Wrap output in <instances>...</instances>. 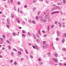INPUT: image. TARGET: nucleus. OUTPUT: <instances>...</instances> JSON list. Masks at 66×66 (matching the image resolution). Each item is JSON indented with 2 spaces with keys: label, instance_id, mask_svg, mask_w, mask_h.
Returning <instances> with one entry per match:
<instances>
[{
  "label": "nucleus",
  "instance_id": "49530a36",
  "mask_svg": "<svg viewBox=\"0 0 66 66\" xmlns=\"http://www.w3.org/2000/svg\"><path fill=\"white\" fill-rule=\"evenodd\" d=\"M49 64L50 65H51V62H49Z\"/></svg>",
  "mask_w": 66,
  "mask_h": 66
},
{
  "label": "nucleus",
  "instance_id": "864d4df0",
  "mask_svg": "<svg viewBox=\"0 0 66 66\" xmlns=\"http://www.w3.org/2000/svg\"><path fill=\"white\" fill-rule=\"evenodd\" d=\"M53 27H54V25H52L51 26V28H53Z\"/></svg>",
  "mask_w": 66,
  "mask_h": 66
},
{
  "label": "nucleus",
  "instance_id": "5701e85b",
  "mask_svg": "<svg viewBox=\"0 0 66 66\" xmlns=\"http://www.w3.org/2000/svg\"><path fill=\"white\" fill-rule=\"evenodd\" d=\"M32 22H33V23L34 24H36V23L35 22V21H34V20H32Z\"/></svg>",
  "mask_w": 66,
  "mask_h": 66
},
{
  "label": "nucleus",
  "instance_id": "0e129e2a",
  "mask_svg": "<svg viewBox=\"0 0 66 66\" xmlns=\"http://www.w3.org/2000/svg\"><path fill=\"white\" fill-rule=\"evenodd\" d=\"M60 32L58 31H57V33H59V32Z\"/></svg>",
  "mask_w": 66,
  "mask_h": 66
},
{
  "label": "nucleus",
  "instance_id": "c03bdc74",
  "mask_svg": "<svg viewBox=\"0 0 66 66\" xmlns=\"http://www.w3.org/2000/svg\"><path fill=\"white\" fill-rule=\"evenodd\" d=\"M43 22H46V20H43Z\"/></svg>",
  "mask_w": 66,
  "mask_h": 66
},
{
  "label": "nucleus",
  "instance_id": "f257e3e1",
  "mask_svg": "<svg viewBox=\"0 0 66 66\" xmlns=\"http://www.w3.org/2000/svg\"><path fill=\"white\" fill-rule=\"evenodd\" d=\"M45 46H43V48L44 49H46V47L47 48H48L49 46H48V45L47 44H46L45 45Z\"/></svg>",
  "mask_w": 66,
  "mask_h": 66
},
{
  "label": "nucleus",
  "instance_id": "8fccbe9b",
  "mask_svg": "<svg viewBox=\"0 0 66 66\" xmlns=\"http://www.w3.org/2000/svg\"><path fill=\"white\" fill-rule=\"evenodd\" d=\"M0 57L1 58H2V57H3V56H1V55H0Z\"/></svg>",
  "mask_w": 66,
  "mask_h": 66
},
{
  "label": "nucleus",
  "instance_id": "69168bd1",
  "mask_svg": "<svg viewBox=\"0 0 66 66\" xmlns=\"http://www.w3.org/2000/svg\"><path fill=\"white\" fill-rule=\"evenodd\" d=\"M56 40H57H57H58V38H56Z\"/></svg>",
  "mask_w": 66,
  "mask_h": 66
},
{
  "label": "nucleus",
  "instance_id": "7ed1b4c3",
  "mask_svg": "<svg viewBox=\"0 0 66 66\" xmlns=\"http://www.w3.org/2000/svg\"><path fill=\"white\" fill-rule=\"evenodd\" d=\"M35 46L37 50H38V49H39V48H38V46H37V45L36 44H35Z\"/></svg>",
  "mask_w": 66,
  "mask_h": 66
},
{
  "label": "nucleus",
  "instance_id": "6e6552de",
  "mask_svg": "<svg viewBox=\"0 0 66 66\" xmlns=\"http://www.w3.org/2000/svg\"><path fill=\"white\" fill-rule=\"evenodd\" d=\"M54 56H55V57H57V54L56 53H55L54 54Z\"/></svg>",
  "mask_w": 66,
  "mask_h": 66
},
{
  "label": "nucleus",
  "instance_id": "dca6fc26",
  "mask_svg": "<svg viewBox=\"0 0 66 66\" xmlns=\"http://www.w3.org/2000/svg\"><path fill=\"white\" fill-rule=\"evenodd\" d=\"M2 37H3V38H5V35H2Z\"/></svg>",
  "mask_w": 66,
  "mask_h": 66
},
{
  "label": "nucleus",
  "instance_id": "1a4fd4ad",
  "mask_svg": "<svg viewBox=\"0 0 66 66\" xmlns=\"http://www.w3.org/2000/svg\"><path fill=\"white\" fill-rule=\"evenodd\" d=\"M22 37H26V35L25 34H22Z\"/></svg>",
  "mask_w": 66,
  "mask_h": 66
},
{
  "label": "nucleus",
  "instance_id": "de8ad7c7",
  "mask_svg": "<svg viewBox=\"0 0 66 66\" xmlns=\"http://www.w3.org/2000/svg\"><path fill=\"white\" fill-rule=\"evenodd\" d=\"M57 34L58 35V36H60V34L58 33H57Z\"/></svg>",
  "mask_w": 66,
  "mask_h": 66
},
{
  "label": "nucleus",
  "instance_id": "393cba45",
  "mask_svg": "<svg viewBox=\"0 0 66 66\" xmlns=\"http://www.w3.org/2000/svg\"><path fill=\"white\" fill-rule=\"evenodd\" d=\"M17 3H18V5H20V4H21L20 2H18Z\"/></svg>",
  "mask_w": 66,
  "mask_h": 66
},
{
  "label": "nucleus",
  "instance_id": "a211bd4d",
  "mask_svg": "<svg viewBox=\"0 0 66 66\" xmlns=\"http://www.w3.org/2000/svg\"><path fill=\"white\" fill-rule=\"evenodd\" d=\"M47 54L48 55V56H51V53H48Z\"/></svg>",
  "mask_w": 66,
  "mask_h": 66
},
{
  "label": "nucleus",
  "instance_id": "20e7f679",
  "mask_svg": "<svg viewBox=\"0 0 66 66\" xmlns=\"http://www.w3.org/2000/svg\"><path fill=\"white\" fill-rule=\"evenodd\" d=\"M59 11H54V12H52V14H55V13H58Z\"/></svg>",
  "mask_w": 66,
  "mask_h": 66
},
{
  "label": "nucleus",
  "instance_id": "9b49d317",
  "mask_svg": "<svg viewBox=\"0 0 66 66\" xmlns=\"http://www.w3.org/2000/svg\"><path fill=\"white\" fill-rule=\"evenodd\" d=\"M37 2V0H34L32 1L33 3H35V2Z\"/></svg>",
  "mask_w": 66,
  "mask_h": 66
},
{
  "label": "nucleus",
  "instance_id": "bb28decb",
  "mask_svg": "<svg viewBox=\"0 0 66 66\" xmlns=\"http://www.w3.org/2000/svg\"><path fill=\"white\" fill-rule=\"evenodd\" d=\"M40 21H42V22H43V19H42V18H41V19H40Z\"/></svg>",
  "mask_w": 66,
  "mask_h": 66
},
{
  "label": "nucleus",
  "instance_id": "774afa93",
  "mask_svg": "<svg viewBox=\"0 0 66 66\" xmlns=\"http://www.w3.org/2000/svg\"><path fill=\"white\" fill-rule=\"evenodd\" d=\"M54 9H55V10H56V7H55L54 8H53Z\"/></svg>",
  "mask_w": 66,
  "mask_h": 66
},
{
  "label": "nucleus",
  "instance_id": "7c9ffc66",
  "mask_svg": "<svg viewBox=\"0 0 66 66\" xmlns=\"http://www.w3.org/2000/svg\"><path fill=\"white\" fill-rule=\"evenodd\" d=\"M7 23H8L9 24L10 23V21L9 20H7Z\"/></svg>",
  "mask_w": 66,
  "mask_h": 66
},
{
  "label": "nucleus",
  "instance_id": "e2e57ef3",
  "mask_svg": "<svg viewBox=\"0 0 66 66\" xmlns=\"http://www.w3.org/2000/svg\"><path fill=\"white\" fill-rule=\"evenodd\" d=\"M45 2L46 3H48V1H47L46 0L45 1Z\"/></svg>",
  "mask_w": 66,
  "mask_h": 66
},
{
  "label": "nucleus",
  "instance_id": "c85d7f7f",
  "mask_svg": "<svg viewBox=\"0 0 66 66\" xmlns=\"http://www.w3.org/2000/svg\"><path fill=\"white\" fill-rule=\"evenodd\" d=\"M8 47L9 48V49H11V46H8Z\"/></svg>",
  "mask_w": 66,
  "mask_h": 66
},
{
  "label": "nucleus",
  "instance_id": "bf43d9fd",
  "mask_svg": "<svg viewBox=\"0 0 66 66\" xmlns=\"http://www.w3.org/2000/svg\"><path fill=\"white\" fill-rule=\"evenodd\" d=\"M26 53H27V54H28L29 53H28V51H27L26 52Z\"/></svg>",
  "mask_w": 66,
  "mask_h": 66
},
{
  "label": "nucleus",
  "instance_id": "13d9d810",
  "mask_svg": "<svg viewBox=\"0 0 66 66\" xmlns=\"http://www.w3.org/2000/svg\"><path fill=\"white\" fill-rule=\"evenodd\" d=\"M60 66H62V63H60Z\"/></svg>",
  "mask_w": 66,
  "mask_h": 66
},
{
  "label": "nucleus",
  "instance_id": "338daca9",
  "mask_svg": "<svg viewBox=\"0 0 66 66\" xmlns=\"http://www.w3.org/2000/svg\"><path fill=\"white\" fill-rule=\"evenodd\" d=\"M4 49H5V48H4V47L2 49V50H4Z\"/></svg>",
  "mask_w": 66,
  "mask_h": 66
},
{
  "label": "nucleus",
  "instance_id": "f704fd0d",
  "mask_svg": "<svg viewBox=\"0 0 66 66\" xmlns=\"http://www.w3.org/2000/svg\"><path fill=\"white\" fill-rule=\"evenodd\" d=\"M55 7H56V9H58V8H59V6H56Z\"/></svg>",
  "mask_w": 66,
  "mask_h": 66
},
{
  "label": "nucleus",
  "instance_id": "09e8293b",
  "mask_svg": "<svg viewBox=\"0 0 66 66\" xmlns=\"http://www.w3.org/2000/svg\"><path fill=\"white\" fill-rule=\"evenodd\" d=\"M13 62V60H11L10 61V63H12Z\"/></svg>",
  "mask_w": 66,
  "mask_h": 66
},
{
  "label": "nucleus",
  "instance_id": "f3484780",
  "mask_svg": "<svg viewBox=\"0 0 66 66\" xmlns=\"http://www.w3.org/2000/svg\"><path fill=\"white\" fill-rule=\"evenodd\" d=\"M43 44H46V41H43Z\"/></svg>",
  "mask_w": 66,
  "mask_h": 66
},
{
  "label": "nucleus",
  "instance_id": "72a5a7b5",
  "mask_svg": "<svg viewBox=\"0 0 66 66\" xmlns=\"http://www.w3.org/2000/svg\"><path fill=\"white\" fill-rule=\"evenodd\" d=\"M20 13H21V14H23V11H20Z\"/></svg>",
  "mask_w": 66,
  "mask_h": 66
},
{
  "label": "nucleus",
  "instance_id": "4be33fe9",
  "mask_svg": "<svg viewBox=\"0 0 66 66\" xmlns=\"http://www.w3.org/2000/svg\"><path fill=\"white\" fill-rule=\"evenodd\" d=\"M63 1L64 4H65V3H66V1L65 0H63Z\"/></svg>",
  "mask_w": 66,
  "mask_h": 66
},
{
  "label": "nucleus",
  "instance_id": "3c124183",
  "mask_svg": "<svg viewBox=\"0 0 66 66\" xmlns=\"http://www.w3.org/2000/svg\"><path fill=\"white\" fill-rule=\"evenodd\" d=\"M63 51H66V49L65 48H63Z\"/></svg>",
  "mask_w": 66,
  "mask_h": 66
},
{
  "label": "nucleus",
  "instance_id": "37998d69",
  "mask_svg": "<svg viewBox=\"0 0 66 66\" xmlns=\"http://www.w3.org/2000/svg\"><path fill=\"white\" fill-rule=\"evenodd\" d=\"M42 32L43 33H45V31H44V30H42Z\"/></svg>",
  "mask_w": 66,
  "mask_h": 66
},
{
  "label": "nucleus",
  "instance_id": "5fc2aeb1",
  "mask_svg": "<svg viewBox=\"0 0 66 66\" xmlns=\"http://www.w3.org/2000/svg\"><path fill=\"white\" fill-rule=\"evenodd\" d=\"M38 61H41V59H40V58H39V59H38Z\"/></svg>",
  "mask_w": 66,
  "mask_h": 66
},
{
  "label": "nucleus",
  "instance_id": "052dcab7",
  "mask_svg": "<svg viewBox=\"0 0 66 66\" xmlns=\"http://www.w3.org/2000/svg\"><path fill=\"white\" fill-rule=\"evenodd\" d=\"M13 52H12L11 53V55H13Z\"/></svg>",
  "mask_w": 66,
  "mask_h": 66
},
{
  "label": "nucleus",
  "instance_id": "b1692460",
  "mask_svg": "<svg viewBox=\"0 0 66 66\" xmlns=\"http://www.w3.org/2000/svg\"><path fill=\"white\" fill-rule=\"evenodd\" d=\"M29 22L30 23H31L32 22V21L31 20H30L29 21Z\"/></svg>",
  "mask_w": 66,
  "mask_h": 66
},
{
  "label": "nucleus",
  "instance_id": "423d86ee",
  "mask_svg": "<svg viewBox=\"0 0 66 66\" xmlns=\"http://www.w3.org/2000/svg\"><path fill=\"white\" fill-rule=\"evenodd\" d=\"M39 34L40 35H41L40 34H36V35H37V36L38 38H39Z\"/></svg>",
  "mask_w": 66,
  "mask_h": 66
},
{
  "label": "nucleus",
  "instance_id": "ea45409f",
  "mask_svg": "<svg viewBox=\"0 0 66 66\" xmlns=\"http://www.w3.org/2000/svg\"><path fill=\"white\" fill-rule=\"evenodd\" d=\"M39 64H43V63L42 62H39Z\"/></svg>",
  "mask_w": 66,
  "mask_h": 66
},
{
  "label": "nucleus",
  "instance_id": "58836bf2",
  "mask_svg": "<svg viewBox=\"0 0 66 66\" xmlns=\"http://www.w3.org/2000/svg\"><path fill=\"white\" fill-rule=\"evenodd\" d=\"M64 37H66V33H65L64 34V36H63Z\"/></svg>",
  "mask_w": 66,
  "mask_h": 66
},
{
  "label": "nucleus",
  "instance_id": "f8f14e48",
  "mask_svg": "<svg viewBox=\"0 0 66 66\" xmlns=\"http://www.w3.org/2000/svg\"><path fill=\"white\" fill-rule=\"evenodd\" d=\"M6 27H7V28L9 29L10 28V27L9 26V24H7L6 25Z\"/></svg>",
  "mask_w": 66,
  "mask_h": 66
},
{
  "label": "nucleus",
  "instance_id": "79ce46f5",
  "mask_svg": "<svg viewBox=\"0 0 66 66\" xmlns=\"http://www.w3.org/2000/svg\"><path fill=\"white\" fill-rule=\"evenodd\" d=\"M12 34L14 36H15L16 35V33H13Z\"/></svg>",
  "mask_w": 66,
  "mask_h": 66
},
{
  "label": "nucleus",
  "instance_id": "a878e982",
  "mask_svg": "<svg viewBox=\"0 0 66 66\" xmlns=\"http://www.w3.org/2000/svg\"><path fill=\"white\" fill-rule=\"evenodd\" d=\"M62 43H63V42H65V40L64 39H62Z\"/></svg>",
  "mask_w": 66,
  "mask_h": 66
},
{
  "label": "nucleus",
  "instance_id": "2eb2a0df",
  "mask_svg": "<svg viewBox=\"0 0 66 66\" xmlns=\"http://www.w3.org/2000/svg\"><path fill=\"white\" fill-rule=\"evenodd\" d=\"M33 36H34V38L36 39V36L34 34Z\"/></svg>",
  "mask_w": 66,
  "mask_h": 66
},
{
  "label": "nucleus",
  "instance_id": "a19ab883",
  "mask_svg": "<svg viewBox=\"0 0 66 66\" xmlns=\"http://www.w3.org/2000/svg\"><path fill=\"white\" fill-rule=\"evenodd\" d=\"M36 40L37 42H38V43L39 42V39H37Z\"/></svg>",
  "mask_w": 66,
  "mask_h": 66
},
{
  "label": "nucleus",
  "instance_id": "9d476101",
  "mask_svg": "<svg viewBox=\"0 0 66 66\" xmlns=\"http://www.w3.org/2000/svg\"><path fill=\"white\" fill-rule=\"evenodd\" d=\"M49 16L48 15H46L45 16V17L46 18H47L48 17H49Z\"/></svg>",
  "mask_w": 66,
  "mask_h": 66
},
{
  "label": "nucleus",
  "instance_id": "cd10ccee",
  "mask_svg": "<svg viewBox=\"0 0 66 66\" xmlns=\"http://www.w3.org/2000/svg\"><path fill=\"white\" fill-rule=\"evenodd\" d=\"M22 32L23 33H26L25 31H24V30H22Z\"/></svg>",
  "mask_w": 66,
  "mask_h": 66
},
{
  "label": "nucleus",
  "instance_id": "6e6d98bb",
  "mask_svg": "<svg viewBox=\"0 0 66 66\" xmlns=\"http://www.w3.org/2000/svg\"><path fill=\"white\" fill-rule=\"evenodd\" d=\"M10 1L11 3H12L13 2V0H11Z\"/></svg>",
  "mask_w": 66,
  "mask_h": 66
},
{
  "label": "nucleus",
  "instance_id": "473e14b6",
  "mask_svg": "<svg viewBox=\"0 0 66 66\" xmlns=\"http://www.w3.org/2000/svg\"><path fill=\"white\" fill-rule=\"evenodd\" d=\"M24 7L25 8H27L28 7V6H27V5H25Z\"/></svg>",
  "mask_w": 66,
  "mask_h": 66
},
{
  "label": "nucleus",
  "instance_id": "aec40b11",
  "mask_svg": "<svg viewBox=\"0 0 66 66\" xmlns=\"http://www.w3.org/2000/svg\"><path fill=\"white\" fill-rule=\"evenodd\" d=\"M36 19L37 20H38V16H36L35 17Z\"/></svg>",
  "mask_w": 66,
  "mask_h": 66
},
{
  "label": "nucleus",
  "instance_id": "a18cd8bd",
  "mask_svg": "<svg viewBox=\"0 0 66 66\" xmlns=\"http://www.w3.org/2000/svg\"><path fill=\"white\" fill-rule=\"evenodd\" d=\"M40 13V12L39 11L38 13V15L39 16V13Z\"/></svg>",
  "mask_w": 66,
  "mask_h": 66
},
{
  "label": "nucleus",
  "instance_id": "e433bc0d",
  "mask_svg": "<svg viewBox=\"0 0 66 66\" xmlns=\"http://www.w3.org/2000/svg\"><path fill=\"white\" fill-rule=\"evenodd\" d=\"M6 42H7V43H9V44H10V41L8 40H6Z\"/></svg>",
  "mask_w": 66,
  "mask_h": 66
},
{
  "label": "nucleus",
  "instance_id": "0eeeda50",
  "mask_svg": "<svg viewBox=\"0 0 66 66\" xmlns=\"http://www.w3.org/2000/svg\"><path fill=\"white\" fill-rule=\"evenodd\" d=\"M58 24L59 26H60V27H61V26H62V24H61V22H58Z\"/></svg>",
  "mask_w": 66,
  "mask_h": 66
},
{
  "label": "nucleus",
  "instance_id": "412c9836",
  "mask_svg": "<svg viewBox=\"0 0 66 66\" xmlns=\"http://www.w3.org/2000/svg\"><path fill=\"white\" fill-rule=\"evenodd\" d=\"M18 53H19V54L20 55H21V52H20V51L18 52Z\"/></svg>",
  "mask_w": 66,
  "mask_h": 66
},
{
  "label": "nucleus",
  "instance_id": "4c0bfd02",
  "mask_svg": "<svg viewBox=\"0 0 66 66\" xmlns=\"http://www.w3.org/2000/svg\"><path fill=\"white\" fill-rule=\"evenodd\" d=\"M23 25H24V24H25V22H24L23 21Z\"/></svg>",
  "mask_w": 66,
  "mask_h": 66
},
{
  "label": "nucleus",
  "instance_id": "39448f33",
  "mask_svg": "<svg viewBox=\"0 0 66 66\" xmlns=\"http://www.w3.org/2000/svg\"><path fill=\"white\" fill-rule=\"evenodd\" d=\"M16 20V21H17L18 22V23H19V21H20V20H19V19L18 18H17Z\"/></svg>",
  "mask_w": 66,
  "mask_h": 66
},
{
  "label": "nucleus",
  "instance_id": "f03ea898",
  "mask_svg": "<svg viewBox=\"0 0 66 66\" xmlns=\"http://www.w3.org/2000/svg\"><path fill=\"white\" fill-rule=\"evenodd\" d=\"M53 61H54V62H55V63H57L58 62V61L57 59H55L54 58L53 59Z\"/></svg>",
  "mask_w": 66,
  "mask_h": 66
},
{
  "label": "nucleus",
  "instance_id": "680f3d73",
  "mask_svg": "<svg viewBox=\"0 0 66 66\" xmlns=\"http://www.w3.org/2000/svg\"><path fill=\"white\" fill-rule=\"evenodd\" d=\"M30 56L31 57V59H33V56L32 55H30Z\"/></svg>",
  "mask_w": 66,
  "mask_h": 66
},
{
  "label": "nucleus",
  "instance_id": "6ab92c4d",
  "mask_svg": "<svg viewBox=\"0 0 66 66\" xmlns=\"http://www.w3.org/2000/svg\"><path fill=\"white\" fill-rule=\"evenodd\" d=\"M13 51H15V52H17V50H16L15 48H13Z\"/></svg>",
  "mask_w": 66,
  "mask_h": 66
},
{
  "label": "nucleus",
  "instance_id": "ddd939ff",
  "mask_svg": "<svg viewBox=\"0 0 66 66\" xmlns=\"http://www.w3.org/2000/svg\"><path fill=\"white\" fill-rule=\"evenodd\" d=\"M11 17L12 18H13L14 17V15L13 14H11Z\"/></svg>",
  "mask_w": 66,
  "mask_h": 66
},
{
  "label": "nucleus",
  "instance_id": "c9c22d12",
  "mask_svg": "<svg viewBox=\"0 0 66 66\" xmlns=\"http://www.w3.org/2000/svg\"><path fill=\"white\" fill-rule=\"evenodd\" d=\"M36 10V8L34 7L33 9L32 10L34 11V10Z\"/></svg>",
  "mask_w": 66,
  "mask_h": 66
},
{
  "label": "nucleus",
  "instance_id": "2f4dec72",
  "mask_svg": "<svg viewBox=\"0 0 66 66\" xmlns=\"http://www.w3.org/2000/svg\"><path fill=\"white\" fill-rule=\"evenodd\" d=\"M54 10H55V9H54L53 8H52L51 9V11L52 12L53 11H54Z\"/></svg>",
  "mask_w": 66,
  "mask_h": 66
},
{
  "label": "nucleus",
  "instance_id": "4468645a",
  "mask_svg": "<svg viewBox=\"0 0 66 66\" xmlns=\"http://www.w3.org/2000/svg\"><path fill=\"white\" fill-rule=\"evenodd\" d=\"M0 40L2 42H3V41H4V40L3 38H0Z\"/></svg>",
  "mask_w": 66,
  "mask_h": 66
},
{
  "label": "nucleus",
  "instance_id": "4d7b16f0",
  "mask_svg": "<svg viewBox=\"0 0 66 66\" xmlns=\"http://www.w3.org/2000/svg\"><path fill=\"white\" fill-rule=\"evenodd\" d=\"M54 23H55V24H57V22L55 21L54 22Z\"/></svg>",
  "mask_w": 66,
  "mask_h": 66
},
{
  "label": "nucleus",
  "instance_id": "c756f323",
  "mask_svg": "<svg viewBox=\"0 0 66 66\" xmlns=\"http://www.w3.org/2000/svg\"><path fill=\"white\" fill-rule=\"evenodd\" d=\"M14 64L15 65H17V62H16V61H15L14 62Z\"/></svg>",
  "mask_w": 66,
  "mask_h": 66
},
{
  "label": "nucleus",
  "instance_id": "603ef678",
  "mask_svg": "<svg viewBox=\"0 0 66 66\" xmlns=\"http://www.w3.org/2000/svg\"><path fill=\"white\" fill-rule=\"evenodd\" d=\"M57 4L58 5H60V3H57Z\"/></svg>",
  "mask_w": 66,
  "mask_h": 66
}]
</instances>
